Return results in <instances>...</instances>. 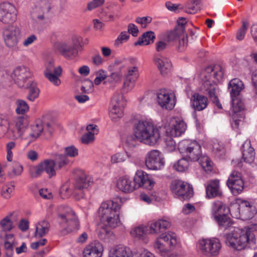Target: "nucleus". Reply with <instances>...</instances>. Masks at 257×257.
Here are the masks:
<instances>
[{
	"label": "nucleus",
	"mask_w": 257,
	"mask_h": 257,
	"mask_svg": "<svg viewBox=\"0 0 257 257\" xmlns=\"http://www.w3.org/2000/svg\"><path fill=\"white\" fill-rule=\"evenodd\" d=\"M229 212V208L226 207L222 202L216 201L212 204V213L215 219H218Z\"/></svg>",
	"instance_id": "31"
},
{
	"label": "nucleus",
	"mask_w": 257,
	"mask_h": 257,
	"mask_svg": "<svg viewBox=\"0 0 257 257\" xmlns=\"http://www.w3.org/2000/svg\"><path fill=\"white\" fill-rule=\"evenodd\" d=\"M133 180L135 189L142 187L151 190L155 184V182L152 177L146 172L141 170L136 171Z\"/></svg>",
	"instance_id": "16"
},
{
	"label": "nucleus",
	"mask_w": 257,
	"mask_h": 257,
	"mask_svg": "<svg viewBox=\"0 0 257 257\" xmlns=\"http://www.w3.org/2000/svg\"><path fill=\"white\" fill-rule=\"evenodd\" d=\"M202 169L207 173L211 172L213 170V164L208 157L206 156H200L198 160Z\"/></svg>",
	"instance_id": "42"
},
{
	"label": "nucleus",
	"mask_w": 257,
	"mask_h": 257,
	"mask_svg": "<svg viewBox=\"0 0 257 257\" xmlns=\"http://www.w3.org/2000/svg\"><path fill=\"white\" fill-rule=\"evenodd\" d=\"M167 136L177 137L183 134L186 129L187 124L184 120L177 117L170 118L165 126Z\"/></svg>",
	"instance_id": "13"
},
{
	"label": "nucleus",
	"mask_w": 257,
	"mask_h": 257,
	"mask_svg": "<svg viewBox=\"0 0 257 257\" xmlns=\"http://www.w3.org/2000/svg\"><path fill=\"white\" fill-rule=\"evenodd\" d=\"M216 219L222 230L229 229L230 231L225 235V243L230 248L236 250H242L249 244L256 243L254 232L257 231V223L240 228L232 226L233 222L226 215L217 217Z\"/></svg>",
	"instance_id": "1"
},
{
	"label": "nucleus",
	"mask_w": 257,
	"mask_h": 257,
	"mask_svg": "<svg viewBox=\"0 0 257 257\" xmlns=\"http://www.w3.org/2000/svg\"><path fill=\"white\" fill-rule=\"evenodd\" d=\"M172 192L181 200H188L193 196L192 187L187 183L174 180L170 185Z\"/></svg>",
	"instance_id": "12"
},
{
	"label": "nucleus",
	"mask_w": 257,
	"mask_h": 257,
	"mask_svg": "<svg viewBox=\"0 0 257 257\" xmlns=\"http://www.w3.org/2000/svg\"><path fill=\"white\" fill-rule=\"evenodd\" d=\"M21 30L16 25H10L3 32V38L5 45L9 48L16 47L21 38Z\"/></svg>",
	"instance_id": "11"
},
{
	"label": "nucleus",
	"mask_w": 257,
	"mask_h": 257,
	"mask_svg": "<svg viewBox=\"0 0 257 257\" xmlns=\"http://www.w3.org/2000/svg\"><path fill=\"white\" fill-rule=\"evenodd\" d=\"M103 245L99 242H94L87 245L83 251V257H102Z\"/></svg>",
	"instance_id": "22"
},
{
	"label": "nucleus",
	"mask_w": 257,
	"mask_h": 257,
	"mask_svg": "<svg viewBox=\"0 0 257 257\" xmlns=\"http://www.w3.org/2000/svg\"><path fill=\"white\" fill-rule=\"evenodd\" d=\"M137 79L126 77L123 82V90L128 92L131 91L135 87Z\"/></svg>",
	"instance_id": "52"
},
{
	"label": "nucleus",
	"mask_w": 257,
	"mask_h": 257,
	"mask_svg": "<svg viewBox=\"0 0 257 257\" xmlns=\"http://www.w3.org/2000/svg\"><path fill=\"white\" fill-rule=\"evenodd\" d=\"M64 154L68 158L69 157H75L78 155V150L74 146H70L65 148Z\"/></svg>",
	"instance_id": "58"
},
{
	"label": "nucleus",
	"mask_w": 257,
	"mask_h": 257,
	"mask_svg": "<svg viewBox=\"0 0 257 257\" xmlns=\"http://www.w3.org/2000/svg\"><path fill=\"white\" fill-rule=\"evenodd\" d=\"M157 102L165 109L172 110L176 104L175 94L167 90H161L157 93Z\"/></svg>",
	"instance_id": "18"
},
{
	"label": "nucleus",
	"mask_w": 257,
	"mask_h": 257,
	"mask_svg": "<svg viewBox=\"0 0 257 257\" xmlns=\"http://www.w3.org/2000/svg\"><path fill=\"white\" fill-rule=\"evenodd\" d=\"M208 95L210 98L213 102V103L215 104L216 106L218 108H222L221 104L219 102V99L215 94V89L214 87L211 88L208 91Z\"/></svg>",
	"instance_id": "60"
},
{
	"label": "nucleus",
	"mask_w": 257,
	"mask_h": 257,
	"mask_svg": "<svg viewBox=\"0 0 257 257\" xmlns=\"http://www.w3.org/2000/svg\"><path fill=\"white\" fill-rule=\"evenodd\" d=\"M165 145L166 150L171 152L175 150L176 148V144L172 138H168L165 140Z\"/></svg>",
	"instance_id": "64"
},
{
	"label": "nucleus",
	"mask_w": 257,
	"mask_h": 257,
	"mask_svg": "<svg viewBox=\"0 0 257 257\" xmlns=\"http://www.w3.org/2000/svg\"><path fill=\"white\" fill-rule=\"evenodd\" d=\"M28 125L20 139L26 141L29 145L32 142L36 141L43 133L44 130L43 122L41 120H36L33 124L28 127Z\"/></svg>",
	"instance_id": "9"
},
{
	"label": "nucleus",
	"mask_w": 257,
	"mask_h": 257,
	"mask_svg": "<svg viewBox=\"0 0 257 257\" xmlns=\"http://www.w3.org/2000/svg\"><path fill=\"white\" fill-rule=\"evenodd\" d=\"M190 104L195 111H202L206 108L208 104V98L204 95L195 93L191 96Z\"/></svg>",
	"instance_id": "23"
},
{
	"label": "nucleus",
	"mask_w": 257,
	"mask_h": 257,
	"mask_svg": "<svg viewBox=\"0 0 257 257\" xmlns=\"http://www.w3.org/2000/svg\"><path fill=\"white\" fill-rule=\"evenodd\" d=\"M178 25L176 27V29L179 31V32L181 34H186L185 32V29L187 21L185 18L181 17L179 18L177 21Z\"/></svg>",
	"instance_id": "62"
},
{
	"label": "nucleus",
	"mask_w": 257,
	"mask_h": 257,
	"mask_svg": "<svg viewBox=\"0 0 257 257\" xmlns=\"http://www.w3.org/2000/svg\"><path fill=\"white\" fill-rule=\"evenodd\" d=\"M29 88L27 98L31 101H34L39 95L40 90L37 86V83L33 81H29L27 84L26 87Z\"/></svg>",
	"instance_id": "37"
},
{
	"label": "nucleus",
	"mask_w": 257,
	"mask_h": 257,
	"mask_svg": "<svg viewBox=\"0 0 257 257\" xmlns=\"http://www.w3.org/2000/svg\"><path fill=\"white\" fill-rule=\"evenodd\" d=\"M51 9V5L48 1L39 0L37 2L31 11V17L34 20L45 21L48 19Z\"/></svg>",
	"instance_id": "14"
},
{
	"label": "nucleus",
	"mask_w": 257,
	"mask_h": 257,
	"mask_svg": "<svg viewBox=\"0 0 257 257\" xmlns=\"http://www.w3.org/2000/svg\"><path fill=\"white\" fill-rule=\"evenodd\" d=\"M120 207L116 202L107 201L102 202L98 209V216L102 223L110 228L119 225Z\"/></svg>",
	"instance_id": "4"
},
{
	"label": "nucleus",
	"mask_w": 257,
	"mask_h": 257,
	"mask_svg": "<svg viewBox=\"0 0 257 257\" xmlns=\"http://www.w3.org/2000/svg\"><path fill=\"white\" fill-rule=\"evenodd\" d=\"M43 172L48 175L49 177L56 175V165L54 161L52 159H45L40 162Z\"/></svg>",
	"instance_id": "34"
},
{
	"label": "nucleus",
	"mask_w": 257,
	"mask_h": 257,
	"mask_svg": "<svg viewBox=\"0 0 257 257\" xmlns=\"http://www.w3.org/2000/svg\"><path fill=\"white\" fill-rule=\"evenodd\" d=\"M206 196L209 198L220 196L219 181L215 179L208 182L206 185Z\"/></svg>",
	"instance_id": "29"
},
{
	"label": "nucleus",
	"mask_w": 257,
	"mask_h": 257,
	"mask_svg": "<svg viewBox=\"0 0 257 257\" xmlns=\"http://www.w3.org/2000/svg\"><path fill=\"white\" fill-rule=\"evenodd\" d=\"M133 134L137 141L150 146H154L161 139L160 129L147 120L136 122L133 127Z\"/></svg>",
	"instance_id": "2"
},
{
	"label": "nucleus",
	"mask_w": 257,
	"mask_h": 257,
	"mask_svg": "<svg viewBox=\"0 0 257 257\" xmlns=\"http://www.w3.org/2000/svg\"><path fill=\"white\" fill-rule=\"evenodd\" d=\"M55 47L65 58L68 60H72L78 55L79 52L76 50V48L66 42H57Z\"/></svg>",
	"instance_id": "21"
},
{
	"label": "nucleus",
	"mask_w": 257,
	"mask_h": 257,
	"mask_svg": "<svg viewBox=\"0 0 257 257\" xmlns=\"http://www.w3.org/2000/svg\"><path fill=\"white\" fill-rule=\"evenodd\" d=\"M164 158L161 152L152 150L148 152L145 157V165L151 170H161L165 166Z\"/></svg>",
	"instance_id": "10"
},
{
	"label": "nucleus",
	"mask_w": 257,
	"mask_h": 257,
	"mask_svg": "<svg viewBox=\"0 0 257 257\" xmlns=\"http://www.w3.org/2000/svg\"><path fill=\"white\" fill-rule=\"evenodd\" d=\"M116 186L118 189L124 192H131L135 190L134 182L127 176L120 177L117 182Z\"/></svg>",
	"instance_id": "28"
},
{
	"label": "nucleus",
	"mask_w": 257,
	"mask_h": 257,
	"mask_svg": "<svg viewBox=\"0 0 257 257\" xmlns=\"http://www.w3.org/2000/svg\"><path fill=\"white\" fill-rule=\"evenodd\" d=\"M232 111L234 114L239 112L244 108L243 103L239 96L231 97Z\"/></svg>",
	"instance_id": "46"
},
{
	"label": "nucleus",
	"mask_w": 257,
	"mask_h": 257,
	"mask_svg": "<svg viewBox=\"0 0 257 257\" xmlns=\"http://www.w3.org/2000/svg\"><path fill=\"white\" fill-rule=\"evenodd\" d=\"M108 257H133V254L129 248L117 246L110 249Z\"/></svg>",
	"instance_id": "32"
},
{
	"label": "nucleus",
	"mask_w": 257,
	"mask_h": 257,
	"mask_svg": "<svg viewBox=\"0 0 257 257\" xmlns=\"http://www.w3.org/2000/svg\"><path fill=\"white\" fill-rule=\"evenodd\" d=\"M91 181L89 176L83 174L77 178L73 185V195L76 200H80L84 196L85 190L86 189Z\"/></svg>",
	"instance_id": "19"
},
{
	"label": "nucleus",
	"mask_w": 257,
	"mask_h": 257,
	"mask_svg": "<svg viewBox=\"0 0 257 257\" xmlns=\"http://www.w3.org/2000/svg\"><path fill=\"white\" fill-rule=\"evenodd\" d=\"M197 247L203 255L213 256L219 254L221 244L216 238L202 239L198 241Z\"/></svg>",
	"instance_id": "8"
},
{
	"label": "nucleus",
	"mask_w": 257,
	"mask_h": 257,
	"mask_svg": "<svg viewBox=\"0 0 257 257\" xmlns=\"http://www.w3.org/2000/svg\"><path fill=\"white\" fill-rule=\"evenodd\" d=\"M189 167V162L186 158H182L178 161L173 165L174 169L178 172H184L186 171Z\"/></svg>",
	"instance_id": "50"
},
{
	"label": "nucleus",
	"mask_w": 257,
	"mask_h": 257,
	"mask_svg": "<svg viewBox=\"0 0 257 257\" xmlns=\"http://www.w3.org/2000/svg\"><path fill=\"white\" fill-rule=\"evenodd\" d=\"M155 39V35L153 32L148 31L139 38V40L135 43V45H147L153 43Z\"/></svg>",
	"instance_id": "38"
},
{
	"label": "nucleus",
	"mask_w": 257,
	"mask_h": 257,
	"mask_svg": "<svg viewBox=\"0 0 257 257\" xmlns=\"http://www.w3.org/2000/svg\"><path fill=\"white\" fill-rule=\"evenodd\" d=\"M32 76V74L25 65H20L17 67L11 75L12 78L17 77H22L23 75Z\"/></svg>",
	"instance_id": "44"
},
{
	"label": "nucleus",
	"mask_w": 257,
	"mask_h": 257,
	"mask_svg": "<svg viewBox=\"0 0 257 257\" xmlns=\"http://www.w3.org/2000/svg\"><path fill=\"white\" fill-rule=\"evenodd\" d=\"M247 30V23L243 22L241 27L238 30L236 38L239 41L242 40L245 36Z\"/></svg>",
	"instance_id": "59"
},
{
	"label": "nucleus",
	"mask_w": 257,
	"mask_h": 257,
	"mask_svg": "<svg viewBox=\"0 0 257 257\" xmlns=\"http://www.w3.org/2000/svg\"><path fill=\"white\" fill-rule=\"evenodd\" d=\"M153 247L157 252L162 256L165 255L170 252L166 243L162 238H160V236L156 238L153 243Z\"/></svg>",
	"instance_id": "35"
},
{
	"label": "nucleus",
	"mask_w": 257,
	"mask_h": 257,
	"mask_svg": "<svg viewBox=\"0 0 257 257\" xmlns=\"http://www.w3.org/2000/svg\"><path fill=\"white\" fill-rule=\"evenodd\" d=\"M59 217L66 224L63 227L68 232L77 230L79 227V222L72 209L67 206L61 205L58 207Z\"/></svg>",
	"instance_id": "6"
},
{
	"label": "nucleus",
	"mask_w": 257,
	"mask_h": 257,
	"mask_svg": "<svg viewBox=\"0 0 257 257\" xmlns=\"http://www.w3.org/2000/svg\"><path fill=\"white\" fill-rule=\"evenodd\" d=\"M109 115L113 122L119 121L124 115V108L109 106Z\"/></svg>",
	"instance_id": "36"
},
{
	"label": "nucleus",
	"mask_w": 257,
	"mask_h": 257,
	"mask_svg": "<svg viewBox=\"0 0 257 257\" xmlns=\"http://www.w3.org/2000/svg\"><path fill=\"white\" fill-rule=\"evenodd\" d=\"M178 149L192 161H197L201 154V146L195 141L183 140L179 142Z\"/></svg>",
	"instance_id": "7"
},
{
	"label": "nucleus",
	"mask_w": 257,
	"mask_h": 257,
	"mask_svg": "<svg viewBox=\"0 0 257 257\" xmlns=\"http://www.w3.org/2000/svg\"><path fill=\"white\" fill-rule=\"evenodd\" d=\"M164 242L166 243L170 252L176 247L179 243V239L176 234L171 231L162 233L159 235Z\"/></svg>",
	"instance_id": "24"
},
{
	"label": "nucleus",
	"mask_w": 257,
	"mask_h": 257,
	"mask_svg": "<svg viewBox=\"0 0 257 257\" xmlns=\"http://www.w3.org/2000/svg\"><path fill=\"white\" fill-rule=\"evenodd\" d=\"M15 212H10L0 221V232L4 233L10 231L14 227Z\"/></svg>",
	"instance_id": "30"
},
{
	"label": "nucleus",
	"mask_w": 257,
	"mask_h": 257,
	"mask_svg": "<svg viewBox=\"0 0 257 257\" xmlns=\"http://www.w3.org/2000/svg\"><path fill=\"white\" fill-rule=\"evenodd\" d=\"M56 170H60L69 164V160L64 154H57L54 158Z\"/></svg>",
	"instance_id": "40"
},
{
	"label": "nucleus",
	"mask_w": 257,
	"mask_h": 257,
	"mask_svg": "<svg viewBox=\"0 0 257 257\" xmlns=\"http://www.w3.org/2000/svg\"><path fill=\"white\" fill-rule=\"evenodd\" d=\"M228 88L230 89L231 97L239 96L240 92L244 88L243 83L239 79L234 78L229 82Z\"/></svg>",
	"instance_id": "33"
},
{
	"label": "nucleus",
	"mask_w": 257,
	"mask_h": 257,
	"mask_svg": "<svg viewBox=\"0 0 257 257\" xmlns=\"http://www.w3.org/2000/svg\"><path fill=\"white\" fill-rule=\"evenodd\" d=\"M62 72V69L59 65H48L44 72L45 77L53 84L59 86L61 84L59 79Z\"/></svg>",
	"instance_id": "20"
},
{
	"label": "nucleus",
	"mask_w": 257,
	"mask_h": 257,
	"mask_svg": "<svg viewBox=\"0 0 257 257\" xmlns=\"http://www.w3.org/2000/svg\"><path fill=\"white\" fill-rule=\"evenodd\" d=\"M43 173L40 163L36 165L30 166L29 168V173L30 177L36 179L39 177Z\"/></svg>",
	"instance_id": "47"
},
{
	"label": "nucleus",
	"mask_w": 257,
	"mask_h": 257,
	"mask_svg": "<svg viewBox=\"0 0 257 257\" xmlns=\"http://www.w3.org/2000/svg\"><path fill=\"white\" fill-rule=\"evenodd\" d=\"M17 20L16 7L9 3L0 5V22L4 24L13 23Z\"/></svg>",
	"instance_id": "17"
},
{
	"label": "nucleus",
	"mask_w": 257,
	"mask_h": 257,
	"mask_svg": "<svg viewBox=\"0 0 257 257\" xmlns=\"http://www.w3.org/2000/svg\"><path fill=\"white\" fill-rule=\"evenodd\" d=\"M28 125V119L23 116L14 118L10 121L8 117L0 115V139L4 137L12 139L18 140Z\"/></svg>",
	"instance_id": "3"
},
{
	"label": "nucleus",
	"mask_w": 257,
	"mask_h": 257,
	"mask_svg": "<svg viewBox=\"0 0 257 257\" xmlns=\"http://www.w3.org/2000/svg\"><path fill=\"white\" fill-rule=\"evenodd\" d=\"M148 234L157 235L161 231L159 223L157 220H153L147 225Z\"/></svg>",
	"instance_id": "48"
},
{
	"label": "nucleus",
	"mask_w": 257,
	"mask_h": 257,
	"mask_svg": "<svg viewBox=\"0 0 257 257\" xmlns=\"http://www.w3.org/2000/svg\"><path fill=\"white\" fill-rule=\"evenodd\" d=\"M130 35L126 31L122 32L118 36L115 41V45L118 46L123 43L126 42L129 39Z\"/></svg>",
	"instance_id": "61"
},
{
	"label": "nucleus",
	"mask_w": 257,
	"mask_h": 257,
	"mask_svg": "<svg viewBox=\"0 0 257 257\" xmlns=\"http://www.w3.org/2000/svg\"><path fill=\"white\" fill-rule=\"evenodd\" d=\"M126 104V101L122 94H116L112 97L109 106L124 108Z\"/></svg>",
	"instance_id": "43"
},
{
	"label": "nucleus",
	"mask_w": 257,
	"mask_h": 257,
	"mask_svg": "<svg viewBox=\"0 0 257 257\" xmlns=\"http://www.w3.org/2000/svg\"><path fill=\"white\" fill-rule=\"evenodd\" d=\"M167 39L168 42L178 41L180 50H183L182 48L187 43V35L180 33L176 29L168 34Z\"/></svg>",
	"instance_id": "27"
},
{
	"label": "nucleus",
	"mask_w": 257,
	"mask_h": 257,
	"mask_svg": "<svg viewBox=\"0 0 257 257\" xmlns=\"http://www.w3.org/2000/svg\"><path fill=\"white\" fill-rule=\"evenodd\" d=\"M226 184L233 195L240 194L244 186L241 174L236 171H232L228 177Z\"/></svg>",
	"instance_id": "15"
},
{
	"label": "nucleus",
	"mask_w": 257,
	"mask_h": 257,
	"mask_svg": "<svg viewBox=\"0 0 257 257\" xmlns=\"http://www.w3.org/2000/svg\"><path fill=\"white\" fill-rule=\"evenodd\" d=\"M31 77L27 76V75H23L22 77H14L12 79L18 87L23 88L26 87L27 84L29 82H27V79Z\"/></svg>",
	"instance_id": "56"
},
{
	"label": "nucleus",
	"mask_w": 257,
	"mask_h": 257,
	"mask_svg": "<svg viewBox=\"0 0 257 257\" xmlns=\"http://www.w3.org/2000/svg\"><path fill=\"white\" fill-rule=\"evenodd\" d=\"M122 77V73L120 69H116L109 76V79L112 83H120Z\"/></svg>",
	"instance_id": "54"
},
{
	"label": "nucleus",
	"mask_w": 257,
	"mask_h": 257,
	"mask_svg": "<svg viewBox=\"0 0 257 257\" xmlns=\"http://www.w3.org/2000/svg\"><path fill=\"white\" fill-rule=\"evenodd\" d=\"M83 39L82 37L78 36H74L71 39V43L70 44L72 47L76 48V50L78 52L80 51L83 47Z\"/></svg>",
	"instance_id": "55"
},
{
	"label": "nucleus",
	"mask_w": 257,
	"mask_h": 257,
	"mask_svg": "<svg viewBox=\"0 0 257 257\" xmlns=\"http://www.w3.org/2000/svg\"><path fill=\"white\" fill-rule=\"evenodd\" d=\"M17 107L16 111L18 114H24L28 111L29 107L27 103L21 99L17 100L16 101Z\"/></svg>",
	"instance_id": "49"
},
{
	"label": "nucleus",
	"mask_w": 257,
	"mask_h": 257,
	"mask_svg": "<svg viewBox=\"0 0 257 257\" xmlns=\"http://www.w3.org/2000/svg\"><path fill=\"white\" fill-rule=\"evenodd\" d=\"M242 159L247 163H251L255 158L254 149L251 147L250 141L246 140L242 145Z\"/></svg>",
	"instance_id": "26"
},
{
	"label": "nucleus",
	"mask_w": 257,
	"mask_h": 257,
	"mask_svg": "<svg viewBox=\"0 0 257 257\" xmlns=\"http://www.w3.org/2000/svg\"><path fill=\"white\" fill-rule=\"evenodd\" d=\"M139 73L138 68L136 66H132L127 68L126 77L137 79Z\"/></svg>",
	"instance_id": "63"
},
{
	"label": "nucleus",
	"mask_w": 257,
	"mask_h": 257,
	"mask_svg": "<svg viewBox=\"0 0 257 257\" xmlns=\"http://www.w3.org/2000/svg\"><path fill=\"white\" fill-rule=\"evenodd\" d=\"M14 240L13 235L9 234L7 236L4 243V248L5 249V251L14 250Z\"/></svg>",
	"instance_id": "57"
},
{
	"label": "nucleus",
	"mask_w": 257,
	"mask_h": 257,
	"mask_svg": "<svg viewBox=\"0 0 257 257\" xmlns=\"http://www.w3.org/2000/svg\"><path fill=\"white\" fill-rule=\"evenodd\" d=\"M199 4L200 0H190L185 4L184 11L190 14H195L199 10Z\"/></svg>",
	"instance_id": "41"
},
{
	"label": "nucleus",
	"mask_w": 257,
	"mask_h": 257,
	"mask_svg": "<svg viewBox=\"0 0 257 257\" xmlns=\"http://www.w3.org/2000/svg\"><path fill=\"white\" fill-rule=\"evenodd\" d=\"M229 212L233 217L241 220H248L254 217L257 218L255 207L246 201L238 199L229 207Z\"/></svg>",
	"instance_id": "5"
},
{
	"label": "nucleus",
	"mask_w": 257,
	"mask_h": 257,
	"mask_svg": "<svg viewBox=\"0 0 257 257\" xmlns=\"http://www.w3.org/2000/svg\"><path fill=\"white\" fill-rule=\"evenodd\" d=\"M72 187L67 183L62 186L60 194L62 198H68L72 194H73V190H72Z\"/></svg>",
	"instance_id": "51"
},
{
	"label": "nucleus",
	"mask_w": 257,
	"mask_h": 257,
	"mask_svg": "<svg viewBox=\"0 0 257 257\" xmlns=\"http://www.w3.org/2000/svg\"><path fill=\"white\" fill-rule=\"evenodd\" d=\"M49 224L48 221L42 220L36 226L35 235L36 237H41L46 235L49 231Z\"/></svg>",
	"instance_id": "39"
},
{
	"label": "nucleus",
	"mask_w": 257,
	"mask_h": 257,
	"mask_svg": "<svg viewBox=\"0 0 257 257\" xmlns=\"http://www.w3.org/2000/svg\"><path fill=\"white\" fill-rule=\"evenodd\" d=\"M126 158L127 155L125 153H116L111 156L110 162L112 164L120 163L124 162Z\"/></svg>",
	"instance_id": "53"
},
{
	"label": "nucleus",
	"mask_w": 257,
	"mask_h": 257,
	"mask_svg": "<svg viewBox=\"0 0 257 257\" xmlns=\"http://www.w3.org/2000/svg\"><path fill=\"white\" fill-rule=\"evenodd\" d=\"M15 183L11 182L5 184L2 189V195L5 199H9L13 195L15 190Z\"/></svg>",
	"instance_id": "45"
},
{
	"label": "nucleus",
	"mask_w": 257,
	"mask_h": 257,
	"mask_svg": "<svg viewBox=\"0 0 257 257\" xmlns=\"http://www.w3.org/2000/svg\"><path fill=\"white\" fill-rule=\"evenodd\" d=\"M130 234L133 237L140 240L145 243H147L149 241L147 235L148 231L147 225H140L134 227L130 231Z\"/></svg>",
	"instance_id": "25"
}]
</instances>
